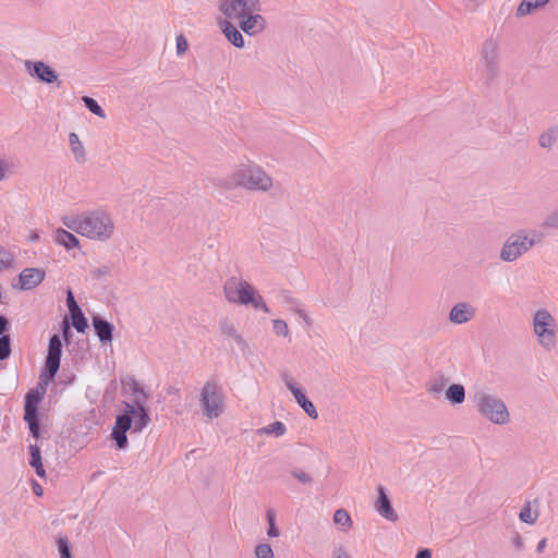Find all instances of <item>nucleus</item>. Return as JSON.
<instances>
[{
	"label": "nucleus",
	"instance_id": "f257e3e1",
	"mask_svg": "<svg viewBox=\"0 0 558 558\" xmlns=\"http://www.w3.org/2000/svg\"><path fill=\"white\" fill-rule=\"evenodd\" d=\"M62 222L68 229L89 240L99 242L110 240L116 230L111 215L104 209H94L77 215L64 216Z\"/></svg>",
	"mask_w": 558,
	"mask_h": 558
},
{
	"label": "nucleus",
	"instance_id": "39448f33",
	"mask_svg": "<svg viewBox=\"0 0 558 558\" xmlns=\"http://www.w3.org/2000/svg\"><path fill=\"white\" fill-rule=\"evenodd\" d=\"M532 326L537 343L546 351L554 350L557 345V324L549 311L546 308L535 311Z\"/></svg>",
	"mask_w": 558,
	"mask_h": 558
},
{
	"label": "nucleus",
	"instance_id": "8fccbe9b",
	"mask_svg": "<svg viewBox=\"0 0 558 558\" xmlns=\"http://www.w3.org/2000/svg\"><path fill=\"white\" fill-rule=\"evenodd\" d=\"M138 412L137 404L133 403H125L124 412L121 415H128L131 420L134 415H136Z\"/></svg>",
	"mask_w": 558,
	"mask_h": 558
},
{
	"label": "nucleus",
	"instance_id": "dca6fc26",
	"mask_svg": "<svg viewBox=\"0 0 558 558\" xmlns=\"http://www.w3.org/2000/svg\"><path fill=\"white\" fill-rule=\"evenodd\" d=\"M377 492L378 498L374 506L375 510L378 512L379 515H381L386 520L390 522H396L398 520V515L391 506V502L386 494L385 487L379 486L377 488Z\"/></svg>",
	"mask_w": 558,
	"mask_h": 558
},
{
	"label": "nucleus",
	"instance_id": "ea45409f",
	"mask_svg": "<svg viewBox=\"0 0 558 558\" xmlns=\"http://www.w3.org/2000/svg\"><path fill=\"white\" fill-rule=\"evenodd\" d=\"M272 330L277 336L289 337L288 324L282 319L272 320Z\"/></svg>",
	"mask_w": 558,
	"mask_h": 558
},
{
	"label": "nucleus",
	"instance_id": "864d4df0",
	"mask_svg": "<svg viewBox=\"0 0 558 558\" xmlns=\"http://www.w3.org/2000/svg\"><path fill=\"white\" fill-rule=\"evenodd\" d=\"M81 140L78 137V135L74 132L70 133L69 134V144H70V147L74 146V145H78L81 144Z\"/></svg>",
	"mask_w": 558,
	"mask_h": 558
},
{
	"label": "nucleus",
	"instance_id": "c03bdc74",
	"mask_svg": "<svg viewBox=\"0 0 558 558\" xmlns=\"http://www.w3.org/2000/svg\"><path fill=\"white\" fill-rule=\"evenodd\" d=\"M13 262V256L7 250L0 247V271L9 267Z\"/></svg>",
	"mask_w": 558,
	"mask_h": 558
},
{
	"label": "nucleus",
	"instance_id": "6e6552de",
	"mask_svg": "<svg viewBox=\"0 0 558 558\" xmlns=\"http://www.w3.org/2000/svg\"><path fill=\"white\" fill-rule=\"evenodd\" d=\"M499 69L498 46L495 40L487 39L483 44L481 57V71L484 78L489 82L496 77Z\"/></svg>",
	"mask_w": 558,
	"mask_h": 558
},
{
	"label": "nucleus",
	"instance_id": "f8f14e48",
	"mask_svg": "<svg viewBox=\"0 0 558 558\" xmlns=\"http://www.w3.org/2000/svg\"><path fill=\"white\" fill-rule=\"evenodd\" d=\"M25 66L27 68L29 74L38 78L40 82L46 84L58 82L57 72L43 61H26Z\"/></svg>",
	"mask_w": 558,
	"mask_h": 558
},
{
	"label": "nucleus",
	"instance_id": "c756f323",
	"mask_svg": "<svg viewBox=\"0 0 558 558\" xmlns=\"http://www.w3.org/2000/svg\"><path fill=\"white\" fill-rule=\"evenodd\" d=\"M333 522L342 531H347L352 526V519L347 510L338 509L333 513Z\"/></svg>",
	"mask_w": 558,
	"mask_h": 558
},
{
	"label": "nucleus",
	"instance_id": "c9c22d12",
	"mask_svg": "<svg viewBox=\"0 0 558 558\" xmlns=\"http://www.w3.org/2000/svg\"><path fill=\"white\" fill-rule=\"evenodd\" d=\"M286 426L283 423L276 421L268 426L263 428V432L268 435H274L276 437H280L286 433Z\"/></svg>",
	"mask_w": 558,
	"mask_h": 558
},
{
	"label": "nucleus",
	"instance_id": "0eeeda50",
	"mask_svg": "<svg viewBox=\"0 0 558 558\" xmlns=\"http://www.w3.org/2000/svg\"><path fill=\"white\" fill-rule=\"evenodd\" d=\"M202 414L208 420L218 418L225 411V396L217 380H208L199 392Z\"/></svg>",
	"mask_w": 558,
	"mask_h": 558
},
{
	"label": "nucleus",
	"instance_id": "a211bd4d",
	"mask_svg": "<svg viewBox=\"0 0 558 558\" xmlns=\"http://www.w3.org/2000/svg\"><path fill=\"white\" fill-rule=\"evenodd\" d=\"M92 323L100 342L107 343L112 341L114 327L111 323L100 316H94Z\"/></svg>",
	"mask_w": 558,
	"mask_h": 558
},
{
	"label": "nucleus",
	"instance_id": "052dcab7",
	"mask_svg": "<svg viewBox=\"0 0 558 558\" xmlns=\"http://www.w3.org/2000/svg\"><path fill=\"white\" fill-rule=\"evenodd\" d=\"M37 487H38V488H35V494L39 495V494H40V492H41V488H40V486H38V485H37Z\"/></svg>",
	"mask_w": 558,
	"mask_h": 558
},
{
	"label": "nucleus",
	"instance_id": "5701e85b",
	"mask_svg": "<svg viewBox=\"0 0 558 558\" xmlns=\"http://www.w3.org/2000/svg\"><path fill=\"white\" fill-rule=\"evenodd\" d=\"M292 395L298 402V404L303 409V411L312 418H317L318 413L311 400H308L305 396V393L302 391L301 388L293 389Z\"/></svg>",
	"mask_w": 558,
	"mask_h": 558
},
{
	"label": "nucleus",
	"instance_id": "680f3d73",
	"mask_svg": "<svg viewBox=\"0 0 558 558\" xmlns=\"http://www.w3.org/2000/svg\"><path fill=\"white\" fill-rule=\"evenodd\" d=\"M37 487H38V488H35V494L39 495V494H40V492H41V488H40V486H38V485H37Z\"/></svg>",
	"mask_w": 558,
	"mask_h": 558
},
{
	"label": "nucleus",
	"instance_id": "a878e982",
	"mask_svg": "<svg viewBox=\"0 0 558 558\" xmlns=\"http://www.w3.org/2000/svg\"><path fill=\"white\" fill-rule=\"evenodd\" d=\"M558 140V128L551 126L544 131L538 137V144L542 148L551 149Z\"/></svg>",
	"mask_w": 558,
	"mask_h": 558
},
{
	"label": "nucleus",
	"instance_id": "20e7f679",
	"mask_svg": "<svg viewBox=\"0 0 558 558\" xmlns=\"http://www.w3.org/2000/svg\"><path fill=\"white\" fill-rule=\"evenodd\" d=\"M231 184L253 191H268L272 186L271 178L256 165H242L234 170Z\"/></svg>",
	"mask_w": 558,
	"mask_h": 558
},
{
	"label": "nucleus",
	"instance_id": "7c9ffc66",
	"mask_svg": "<svg viewBox=\"0 0 558 558\" xmlns=\"http://www.w3.org/2000/svg\"><path fill=\"white\" fill-rule=\"evenodd\" d=\"M15 166V158L9 156H2L0 158V182L13 173Z\"/></svg>",
	"mask_w": 558,
	"mask_h": 558
},
{
	"label": "nucleus",
	"instance_id": "58836bf2",
	"mask_svg": "<svg viewBox=\"0 0 558 558\" xmlns=\"http://www.w3.org/2000/svg\"><path fill=\"white\" fill-rule=\"evenodd\" d=\"M11 354V344L9 336L0 337V361L7 360Z\"/></svg>",
	"mask_w": 558,
	"mask_h": 558
},
{
	"label": "nucleus",
	"instance_id": "f704fd0d",
	"mask_svg": "<svg viewBox=\"0 0 558 558\" xmlns=\"http://www.w3.org/2000/svg\"><path fill=\"white\" fill-rule=\"evenodd\" d=\"M276 511L274 509H268L266 512V519L268 522V530L267 535L269 537H278L279 536V530L276 526Z\"/></svg>",
	"mask_w": 558,
	"mask_h": 558
},
{
	"label": "nucleus",
	"instance_id": "473e14b6",
	"mask_svg": "<svg viewBox=\"0 0 558 558\" xmlns=\"http://www.w3.org/2000/svg\"><path fill=\"white\" fill-rule=\"evenodd\" d=\"M82 100H83L85 107L92 113H94L95 116L102 118V119L106 118V112L104 111V109L99 106V104L94 98H92L89 96H83Z\"/></svg>",
	"mask_w": 558,
	"mask_h": 558
},
{
	"label": "nucleus",
	"instance_id": "e2e57ef3",
	"mask_svg": "<svg viewBox=\"0 0 558 558\" xmlns=\"http://www.w3.org/2000/svg\"><path fill=\"white\" fill-rule=\"evenodd\" d=\"M33 241H36L38 239V235L37 234H33L32 238H31Z\"/></svg>",
	"mask_w": 558,
	"mask_h": 558
},
{
	"label": "nucleus",
	"instance_id": "4be33fe9",
	"mask_svg": "<svg viewBox=\"0 0 558 558\" xmlns=\"http://www.w3.org/2000/svg\"><path fill=\"white\" fill-rule=\"evenodd\" d=\"M219 329H220L221 335L233 339L240 347H242V348L246 347V342L244 341L242 336L238 332L235 325L231 320H229L227 318L221 319L219 323Z\"/></svg>",
	"mask_w": 558,
	"mask_h": 558
},
{
	"label": "nucleus",
	"instance_id": "2f4dec72",
	"mask_svg": "<svg viewBox=\"0 0 558 558\" xmlns=\"http://www.w3.org/2000/svg\"><path fill=\"white\" fill-rule=\"evenodd\" d=\"M24 420L28 424L31 434L37 438L39 436V420L38 415L33 413V410H29L27 413H24Z\"/></svg>",
	"mask_w": 558,
	"mask_h": 558
},
{
	"label": "nucleus",
	"instance_id": "3c124183",
	"mask_svg": "<svg viewBox=\"0 0 558 558\" xmlns=\"http://www.w3.org/2000/svg\"><path fill=\"white\" fill-rule=\"evenodd\" d=\"M294 312H295V314H296L300 318H302V319L304 320V323H305L306 325H311V324H312V319L310 318L308 314L306 313V311H305L304 308H302V307H300V306H296V307L294 308Z\"/></svg>",
	"mask_w": 558,
	"mask_h": 558
},
{
	"label": "nucleus",
	"instance_id": "6ab92c4d",
	"mask_svg": "<svg viewBox=\"0 0 558 558\" xmlns=\"http://www.w3.org/2000/svg\"><path fill=\"white\" fill-rule=\"evenodd\" d=\"M539 517V499L527 500L519 512V519L526 524L533 525Z\"/></svg>",
	"mask_w": 558,
	"mask_h": 558
},
{
	"label": "nucleus",
	"instance_id": "e433bc0d",
	"mask_svg": "<svg viewBox=\"0 0 558 558\" xmlns=\"http://www.w3.org/2000/svg\"><path fill=\"white\" fill-rule=\"evenodd\" d=\"M71 316H72L73 327L78 332H84L88 325H87V320H86L85 316L83 315L82 311H77L74 314H71Z\"/></svg>",
	"mask_w": 558,
	"mask_h": 558
},
{
	"label": "nucleus",
	"instance_id": "4c0bfd02",
	"mask_svg": "<svg viewBox=\"0 0 558 558\" xmlns=\"http://www.w3.org/2000/svg\"><path fill=\"white\" fill-rule=\"evenodd\" d=\"M58 550L61 558H73L71 553V545L68 537H59Z\"/></svg>",
	"mask_w": 558,
	"mask_h": 558
},
{
	"label": "nucleus",
	"instance_id": "bf43d9fd",
	"mask_svg": "<svg viewBox=\"0 0 558 558\" xmlns=\"http://www.w3.org/2000/svg\"><path fill=\"white\" fill-rule=\"evenodd\" d=\"M512 543L519 549L523 547V541H522V538H521V536L519 534H517L513 537Z\"/></svg>",
	"mask_w": 558,
	"mask_h": 558
},
{
	"label": "nucleus",
	"instance_id": "603ef678",
	"mask_svg": "<svg viewBox=\"0 0 558 558\" xmlns=\"http://www.w3.org/2000/svg\"><path fill=\"white\" fill-rule=\"evenodd\" d=\"M332 558H351V557L342 547H337L332 551Z\"/></svg>",
	"mask_w": 558,
	"mask_h": 558
},
{
	"label": "nucleus",
	"instance_id": "c85d7f7f",
	"mask_svg": "<svg viewBox=\"0 0 558 558\" xmlns=\"http://www.w3.org/2000/svg\"><path fill=\"white\" fill-rule=\"evenodd\" d=\"M138 412L133 416V432L141 433L149 423V415L146 408H137Z\"/></svg>",
	"mask_w": 558,
	"mask_h": 558
},
{
	"label": "nucleus",
	"instance_id": "79ce46f5",
	"mask_svg": "<svg viewBox=\"0 0 558 558\" xmlns=\"http://www.w3.org/2000/svg\"><path fill=\"white\" fill-rule=\"evenodd\" d=\"M542 226L546 229L558 230V207L545 218Z\"/></svg>",
	"mask_w": 558,
	"mask_h": 558
},
{
	"label": "nucleus",
	"instance_id": "cd10ccee",
	"mask_svg": "<svg viewBox=\"0 0 558 558\" xmlns=\"http://www.w3.org/2000/svg\"><path fill=\"white\" fill-rule=\"evenodd\" d=\"M449 378L441 374L435 375L428 383L427 390L432 395H439L444 391Z\"/></svg>",
	"mask_w": 558,
	"mask_h": 558
},
{
	"label": "nucleus",
	"instance_id": "de8ad7c7",
	"mask_svg": "<svg viewBox=\"0 0 558 558\" xmlns=\"http://www.w3.org/2000/svg\"><path fill=\"white\" fill-rule=\"evenodd\" d=\"M292 475H293V476H294L299 482L304 483V484H307V483H310V482L312 481L311 476H310L307 473H305V472H303V471H301V470H293V471H292Z\"/></svg>",
	"mask_w": 558,
	"mask_h": 558
},
{
	"label": "nucleus",
	"instance_id": "1a4fd4ad",
	"mask_svg": "<svg viewBox=\"0 0 558 558\" xmlns=\"http://www.w3.org/2000/svg\"><path fill=\"white\" fill-rule=\"evenodd\" d=\"M259 0H221L220 11L230 20H238L248 13L260 12Z\"/></svg>",
	"mask_w": 558,
	"mask_h": 558
},
{
	"label": "nucleus",
	"instance_id": "9b49d317",
	"mask_svg": "<svg viewBox=\"0 0 558 558\" xmlns=\"http://www.w3.org/2000/svg\"><path fill=\"white\" fill-rule=\"evenodd\" d=\"M52 379H48L45 375L40 374L39 383L36 388L28 391L25 396L24 413L33 410V413L37 414L38 403L41 401L46 393L47 386Z\"/></svg>",
	"mask_w": 558,
	"mask_h": 558
},
{
	"label": "nucleus",
	"instance_id": "49530a36",
	"mask_svg": "<svg viewBox=\"0 0 558 558\" xmlns=\"http://www.w3.org/2000/svg\"><path fill=\"white\" fill-rule=\"evenodd\" d=\"M175 41H177V53H178V56H182L183 53H185V51L189 48L187 40L182 34H180L179 36H177Z\"/></svg>",
	"mask_w": 558,
	"mask_h": 558
},
{
	"label": "nucleus",
	"instance_id": "09e8293b",
	"mask_svg": "<svg viewBox=\"0 0 558 558\" xmlns=\"http://www.w3.org/2000/svg\"><path fill=\"white\" fill-rule=\"evenodd\" d=\"M281 378L286 385V387L292 392L293 389H299L298 385L294 383L292 377L288 373H283Z\"/></svg>",
	"mask_w": 558,
	"mask_h": 558
},
{
	"label": "nucleus",
	"instance_id": "13d9d810",
	"mask_svg": "<svg viewBox=\"0 0 558 558\" xmlns=\"http://www.w3.org/2000/svg\"><path fill=\"white\" fill-rule=\"evenodd\" d=\"M415 558H432V553L429 549H422L416 554Z\"/></svg>",
	"mask_w": 558,
	"mask_h": 558
},
{
	"label": "nucleus",
	"instance_id": "37998d69",
	"mask_svg": "<svg viewBox=\"0 0 558 558\" xmlns=\"http://www.w3.org/2000/svg\"><path fill=\"white\" fill-rule=\"evenodd\" d=\"M71 151L77 163H84L86 161V151L82 143L72 146Z\"/></svg>",
	"mask_w": 558,
	"mask_h": 558
},
{
	"label": "nucleus",
	"instance_id": "b1692460",
	"mask_svg": "<svg viewBox=\"0 0 558 558\" xmlns=\"http://www.w3.org/2000/svg\"><path fill=\"white\" fill-rule=\"evenodd\" d=\"M445 397L453 405L461 404L465 400V388L461 384H452L447 388Z\"/></svg>",
	"mask_w": 558,
	"mask_h": 558
},
{
	"label": "nucleus",
	"instance_id": "393cba45",
	"mask_svg": "<svg viewBox=\"0 0 558 558\" xmlns=\"http://www.w3.org/2000/svg\"><path fill=\"white\" fill-rule=\"evenodd\" d=\"M549 0H522L515 15L518 17L531 14L533 11L543 8Z\"/></svg>",
	"mask_w": 558,
	"mask_h": 558
},
{
	"label": "nucleus",
	"instance_id": "4d7b16f0",
	"mask_svg": "<svg viewBox=\"0 0 558 558\" xmlns=\"http://www.w3.org/2000/svg\"><path fill=\"white\" fill-rule=\"evenodd\" d=\"M546 545H547V539H546V538H542V539L538 542L537 546H536V551H537L538 554H542V553L545 550Z\"/></svg>",
	"mask_w": 558,
	"mask_h": 558
},
{
	"label": "nucleus",
	"instance_id": "412c9836",
	"mask_svg": "<svg viewBox=\"0 0 558 558\" xmlns=\"http://www.w3.org/2000/svg\"><path fill=\"white\" fill-rule=\"evenodd\" d=\"M53 240L58 245L64 246L68 251L77 247L78 239L71 232L59 228L56 230Z\"/></svg>",
	"mask_w": 558,
	"mask_h": 558
},
{
	"label": "nucleus",
	"instance_id": "bb28decb",
	"mask_svg": "<svg viewBox=\"0 0 558 558\" xmlns=\"http://www.w3.org/2000/svg\"><path fill=\"white\" fill-rule=\"evenodd\" d=\"M29 451H31L29 464L35 469V472L39 477H44L46 472H45L44 465L41 463V454H40L39 447L37 445H31Z\"/></svg>",
	"mask_w": 558,
	"mask_h": 558
},
{
	"label": "nucleus",
	"instance_id": "9d476101",
	"mask_svg": "<svg viewBox=\"0 0 558 558\" xmlns=\"http://www.w3.org/2000/svg\"><path fill=\"white\" fill-rule=\"evenodd\" d=\"M62 355V342L59 335H53L49 339L48 352L45 361V368L41 372L48 379H53L60 368Z\"/></svg>",
	"mask_w": 558,
	"mask_h": 558
},
{
	"label": "nucleus",
	"instance_id": "423d86ee",
	"mask_svg": "<svg viewBox=\"0 0 558 558\" xmlns=\"http://www.w3.org/2000/svg\"><path fill=\"white\" fill-rule=\"evenodd\" d=\"M536 236L537 232L534 230H520L512 233L500 250V259L507 263L517 260L536 244Z\"/></svg>",
	"mask_w": 558,
	"mask_h": 558
},
{
	"label": "nucleus",
	"instance_id": "f03ea898",
	"mask_svg": "<svg viewBox=\"0 0 558 558\" xmlns=\"http://www.w3.org/2000/svg\"><path fill=\"white\" fill-rule=\"evenodd\" d=\"M225 298L228 302L253 306L255 310H262L269 313V307L263 296L246 280L239 277L229 278L223 284Z\"/></svg>",
	"mask_w": 558,
	"mask_h": 558
},
{
	"label": "nucleus",
	"instance_id": "72a5a7b5",
	"mask_svg": "<svg viewBox=\"0 0 558 558\" xmlns=\"http://www.w3.org/2000/svg\"><path fill=\"white\" fill-rule=\"evenodd\" d=\"M133 402L137 404V408H146L145 403L147 401L148 396L144 391V389L136 383H133Z\"/></svg>",
	"mask_w": 558,
	"mask_h": 558
},
{
	"label": "nucleus",
	"instance_id": "f3484780",
	"mask_svg": "<svg viewBox=\"0 0 558 558\" xmlns=\"http://www.w3.org/2000/svg\"><path fill=\"white\" fill-rule=\"evenodd\" d=\"M45 278V272L38 268H26L20 274L21 289L31 290L37 287Z\"/></svg>",
	"mask_w": 558,
	"mask_h": 558
},
{
	"label": "nucleus",
	"instance_id": "6e6d98bb",
	"mask_svg": "<svg viewBox=\"0 0 558 558\" xmlns=\"http://www.w3.org/2000/svg\"><path fill=\"white\" fill-rule=\"evenodd\" d=\"M62 333H63V337L65 338V340H68L71 335V328L66 320H64V323H63Z\"/></svg>",
	"mask_w": 558,
	"mask_h": 558
},
{
	"label": "nucleus",
	"instance_id": "a19ab883",
	"mask_svg": "<svg viewBox=\"0 0 558 558\" xmlns=\"http://www.w3.org/2000/svg\"><path fill=\"white\" fill-rule=\"evenodd\" d=\"M256 558H275L274 551L270 545L259 544L255 547Z\"/></svg>",
	"mask_w": 558,
	"mask_h": 558
},
{
	"label": "nucleus",
	"instance_id": "4468645a",
	"mask_svg": "<svg viewBox=\"0 0 558 558\" xmlns=\"http://www.w3.org/2000/svg\"><path fill=\"white\" fill-rule=\"evenodd\" d=\"M475 307L468 302H459L449 312V320L456 325H462L472 320L475 316Z\"/></svg>",
	"mask_w": 558,
	"mask_h": 558
},
{
	"label": "nucleus",
	"instance_id": "ddd939ff",
	"mask_svg": "<svg viewBox=\"0 0 558 558\" xmlns=\"http://www.w3.org/2000/svg\"><path fill=\"white\" fill-rule=\"evenodd\" d=\"M241 29L248 36H255L262 33L266 27V20L259 12L248 13L238 19Z\"/></svg>",
	"mask_w": 558,
	"mask_h": 558
},
{
	"label": "nucleus",
	"instance_id": "aec40b11",
	"mask_svg": "<svg viewBox=\"0 0 558 558\" xmlns=\"http://www.w3.org/2000/svg\"><path fill=\"white\" fill-rule=\"evenodd\" d=\"M221 31L226 38L236 48L244 47V38L241 32L229 21L220 23Z\"/></svg>",
	"mask_w": 558,
	"mask_h": 558
},
{
	"label": "nucleus",
	"instance_id": "5fc2aeb1",
	"mask_svg": "<svg viewBox=\"0 0 558 558\" xmlns=\"http://www.w3.org/2000/svg\"><path fill=\"white\" fill-rule=\"evenodd\" d=\"M8 328V319L0 315V336H4L3 332L7 330Z\"/></svg>",
	"mask_w": 558,
	"mask_h": 558
},
{
	"label": "nucleus",
	"instance_id": "2eb2a0df",
	"mask_svg": "<svg viewBox=\"0 0 558 558\" xmlns=\"http://www.w3.org/2000/svg\"><path fill=\"white\" fill-rule=\"evenodd\" d=\"M133 426V421L128 415H118L111 437L114 439L119 449L128 446L126 432Z\"/></svg>",
	"mask_w": 558,
	"mask_h": 558
},
{
	"label": "nucleus",
	"instance_id": "7ed1b4c3",
	"mask_svg": "<svg viewBox=\"0 0 558 558\" xmlns=\"http://www.w3.org/2000/svg\"><path fill=\"white\" fill-rule=\"evenodd\" d=\"M473 401L477 412L487 421L496 425H505L510 421L506 403L496 395L486 391H476Z\"/></svg>",
	"mask_w": 558,
	"mask_h": 558
},
{
	"label": "nucleus",
	"instance_id": "a18cd8bd",
	"mask_svg": "<svg viewBox=\"0 0 558 558\" xmlns=\"http://www.w3.org/2000/svg\"><path fill=\"white\" fill-rule=\"evenodd\" d=\"M66 305L70 314H74L75 312L81 311L71 290L66 292Z\"/></svg>",
	"mask_w": 558,
	"mask_h": 558
}]
</instances>
